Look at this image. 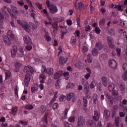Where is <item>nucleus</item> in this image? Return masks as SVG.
I'll return each mask as SVG.
<instances>
[{
	"instance_id": "nucleus-48",
	"label": "nucleus",
	"mask_w": 127,
	"mask_h": 127,
	"mask_svg": "<svg viewBox=\"0 0 127 127\" xmlns=\"http://www.w3.org/2000/svg\"><path fill=\"white\" fill-rule=\"evenodd\" d=\"M18 91H19L18 86L17 85L16 86L14 89L15 94L17 98H18Z\"/></svg>"
},
{
	"instance_id": "nucleus-50",
	"label": "nucleus",
	"mask_w": 127,
	"mask_h": 127,
	"mask_svg": "<svg viewBox=\"0 0 127 127\" xmlns=\"http://www.w3.org/2000/svg\"><path fill=\"white\" fill-rule=\"evenodd\" d=\"M66 100V96L63 95H62L60 97V101L64 102Z\"/></svg>"
},
{
	"instance_id": "nucleus-16",
	"label": "nucleus",
	"mask_w": 127,
	"mask_h": 127,
	"mask_svg": "<svg viewBox=\"0 0 127 127\" xmlns=\"http://www.w3.org/2000/svg\"><path fill=\"white\" fill-rule=\"evenodd\" d=\"M89 89L90 85H89V83H85L84 86V92L85 93V94H88L89 93V91H90Z\"/></svg>"
},
{
	"instance_id": "nucleus-58",
	"label": "nucleus",
	"mask_w": 127,
	"mask_h": 127,
	"mask_svg": "<svg viewBox=\"0 0 127 127\" xmlns=\"http://www.w3.org/2000/svg\"><path fill=\"white\" fill-rule=\"evenodd\" d=\"M35 4H36V5L38 7L39 9H42V3H40L39 2H36L35 3Z\"/></svg>"
},
{
	"instance_id": "nucleus-53",
	"label": "nucleus",
	"mask_w": 127,
	"mask_h": 127,
	"mask_svg": "<svg viewBox=\"0 0 127 127\" xmlns=\"http://www.w3.org/2000/svg\"><path fill=\"white\" fill-rule=\"evenodd\" d=\"M27 46L26 47V49L28 50V51H30L31 49H32V46H31V44H27Z\"/></svg>"
},
{
	"instance_id": "nucleus-39",
	"label": "nucleus",
	"mask_w": 127,
	"mask_h": 127,
	"mask_svg": "<svg viewBox=\"0 0 127 127\" xmlns=\"http://www.w3.org/2000/svg\"><path fill=\"white\" fill-rule=\"evenodd\" d=\"M18 108L17 107H15L12 108V114L13 116H15L17 114Z\"/></svg>"
},
{
	"instance_id": "nucleus-57",
	"label": "nucleus",
	"mask_w": 127,
	"mask_h": 127,
	"mask_svg": "<svg viewBox=\"0 0 127 127\" xmlns=\"http://www.w3.org/2000/svg\"><path fill=\"white\" fill-rule=\"evenodd\" d=\"M25 108L26 109V110H32V109H33V106L30 104H29L26 105Z\"/></svg>"
},
{
	"instance_id": "nucleus-49",
	"label": "nucleus",
	"mask_w": 127,
	"mask_h": 127,
	"mask_svg": "<svg viewBox=\"0 0 127 127\" xmlns=\"http://www.w3.org/2000/svg\"><path fill=\"white\" fill-rule=\"evenodd\" d=\"M63 74L64 77H65L64 79L65 80H68V79H69V72L65 71Z\"/></svg>"
},
{
	"instance_id": "nucleus-30",
	"label": "nucleus",
	"mask_w": 127,
	"mask_h": 127,
	"mask_svg": "<svg viewBox=\"0 0 127 127\" xmlns=\"http://www.w3.org/2000/svg\"><path fill=\"white\" fill-rule=\"evenodd\" d=\"M76 42H77V39H76V37H72L70 40L71 45L74 46V45H75Z\"/></svg>"
},
{
	"instance_id": "nucleus-56",
	"label": "nucleus",
	"mask_w": 127,
	"mask_h": 127,
	"mask_svg": "<svg viewBox=\"0 0 127 127\" xmlns=\"http://www.w3.org/2000/svg\"><path fill=\"white\" fill-rule=\"evenodd\" d=\"M90 87L91 89H94V88H95V87H96V82H95V81H93L90 83Z\"/></svg>"
},
{
	"instance_id": "nucleus-12",
	"label": "nucleus",
	"mask_w": 127,
	"mask_h": 127,
	"mask_svg": "<svg viewBox=\"0 0 127 127\" xmlns=\"http://www.w3.org/2000/svg\"><path fill=\"white\" fill-rule=\"evenodd\" d=\"M62 75H63V71L60 70L55 73L54 75V78L55 80H57V79H59V78H60V77H61Z\"/></svg>"
},
{
	"instance_id": "nucleus-31",
	"label": "nucleus",
	"mask_w": 127,
	"mask_h": 127,
	"mask_svg": "<svg viewBox=\"0 0 127 127\" xmlns=\"http://www.w3.org/2000/svg\"><path fill=\"white\" fill-rule=\"evenodd\" d=\"M5 80L6 79H9L10 78V76L11 75V72L8 70H5Z\"/></svg>"
},
{
	"instance_id": "nucleus-62",
	"label": "nucleus",
	"mask_w": 127,
	"mask_h": 127,
	"mask_svg": "<svg viewBox=\"0 0 127 127\" xmlns=\"http://www.w3.org/2000/svg\"><path fill=\"white\" fill-rule=\"evenodd\" d=\"M59 106L58 105V103H55L54 105H53V110H57L58 109V107Z\"/></svg>"
},
{
	"instance_id": "nucleus-61",
	"label": "nucleus",
	"mask_w": 127,
	"mask_h": 127,
	"mask_svg": "<svg viewBox=\"0 0 127 127\" xmlns=\"http://www.w3.org/2000/svg\"><path fill=\"white\" fill-rule=\"evenodd\" d=\"M10 7H11V10L14 12H17V11H16V7H15L14 5H10Z\"/></svg>"
},
{
	"instance_id": "nucleus-60",
	"label": "nucleus",
	"mask_w": 127,
	"mask_h": 127,
	"mask_svg": "<svg viewBox=\"0 0 127 127\" xmlns=\"http://www.w3.org/2000/svg\"><path fill=\"white\" fill-rule=\"evenodd\" d=\"M31 91L32 93H35V92H37V91H38V88L32 87H31Z\"/></svg>"
},
{
	"instance_id": "nucleus-42",
	"label": "nucleus",
	"mask_w": 127,
	"mask_h": 127,
	"mask_svg": "<svg viewBox=\"0 0 127 127\" xmlns=\"http://www.w3.org/2000/svg\"><path fill=\"white\" fill-rule=\"evenodd\" d=\"M122 79L124 81H127V71H125L122 76Z\"/></svg>"
},
{
	"instance_id": "nucleus-37",
	"label": "nucleus",
	"mask_w": 127,
	"mask_h": 127,
	"mask_svg": "<svg viewBox=\"0 0 127 127\" xmlns=\"http://www.w3.org/2000/svg\"><path fill=\"white\" fill-rule=\"evenodd\" d=\"M75 119L76 117H75L74 116H72L68 118V121L69 123H74Z\"/></svg>"
},
{
	"instance_id": "nucleus-52",
	"label": "nucleus",
	"mask_w": 127,
	"mask_h": 127,
	"mask_svg": "<svg viewBox=\"0 0 127 127\" xmlns=\"http://www.w3.org/2000/svg\"><path fill=\"white\" fill-rule=\"evenodd\" d=\"M104 95L105 96V97L108 99V100H110V99H111L112 98V96L111 95H110V94L109 93V92L105 91L104 92Z\"/></svg>"
},
{
	"instance_id": "nucleus-51",
	"label": "nucleus",
	"mask_w": 127,
	"mask_h": 127,
	"mask_svg": "<svg viewBox=\"0 0 127 127\" xmlns=\"http://www.w3.org/2000/svg\"><path fill=\"white\" fill-rule=\"evenodd\" d=\"M27 3H28V4L29 5V6H30L31 7H32V8H35L34 6H33V5H32V3L31 2V1H30V0H25Z\"/></svg>"
},
{
	"instance_id": "nucleus-59",
	"label": "nucleus",
	"mask_w": 127,
	"mask_h": 127,
	"mask_svg": "<svg viewBox=\"0 0 127 127\" xmlns=\"http://www.w3.org/2000/svg\"><path fill=\"white\" fill-rule=\"evenodd\" d=\"M82 52L83 53L88 52V48L86 46H83L82 48Z\"/></svg>"
},
{
	"instance_id": "nucleus-55",
	"label": "nucleus",
	"mask_w": 127,
	"mask_h": 127,
	"mask_svg": "<svg viewBox=\"0 0 127 127\" xmlns=\"http://www.w3.org/2000/svg\"><path fill=\"white\" fill-rule=\"evenodd\" d=\"M15 66L16 68H17V69H18V68H20V67L21 66V64H20V63H19V62H16L15 63Z\"/></svg>"
},
{
	"instance_id": "nucleus-26",
	"label": "nucleus",
	"mask_w": 127,
	"mask_h": 127,
	"mask_svg": "<svg viewBox=\"0 0 127 127\" xmlns=\"http://www.w3.org/2000/svg\"><path fill=\"white\" fill-rule=\"evenodd\" d=\"M74 94L72 93H69L66 95V100L67 101H71V99H74Z\"/></svg>"
},
{
	"instance_id": "nucleus-23",
	"label": "nucleus",
	"mask_w": 127,
	"mask_h": 127,
	"mask_svg": "<svg viewBox=\"0 0 127 127\" xmlns=\"http://www.w3.org/2000/svg\"><path fill=\"white\" fill-rule=\"evenodd\" d=\"M104 115L105 119H108L110 118L111 113L108 110H105L104 112Z\"/></svg>"
},
{
	"instance_id": "nucleus-38",
	"label": "nucleus",
	"mask_w": 127,
	"mask_h": 127,
	"mask_svg": "<svg viewBox=\"0 0 127 127\" xmlns=\"http://www.w3.org/2000/svg\"><path fill=\"white\" fill-rule=\"evenodd\" d=\"M119 109V107L117 105H115L113 106V110L112 111V114L114 116L117 112H118V110Z\"/></svg>"
},
{
	"instance_id": "nucleus-64",
	"label": "nucleus",
	"mask_w": 127,
	"mask_h": 127,
	"mask_svg": "<svg viewBox=\"0 0 127 127\" xmlns=\"http://www.w3.org/2000/svg\"><path fill=\"white\" fill-rule=\"evenodd\" d=\"M105 19H102L99 21V25H101V26H103V25L105 24Z\"/></svg>"
},
{
	"instance_id": "nucleus-36",
	"label": "nucleus",
	"mask_w": 127,
	"mask_h": 127,
	"mask_svg": "<svg viewBox=\"0 0 127 127\" xmlns=\"http://www.w3.org/2000/svg\"><path fill=\"white\" fill-rule=\"evenodd\" d=\"M68 111L69 110L67 108L65 109L64 117L62 118V120H65V119H67Z\"/></svg>"
},
{
	"instance_id": "nucleus-7",
	"label": "nucleus",
	"mask_w": 127,
	"mask_h": 127,
	"mask_svg": "<svg viewBox=\"0 0 127 127\" xmlns=\"http://www.w3.org/2000/svg\"><path fill=\"white\" fill-rule=\"evenodd\" d=\"M49 8L50 9V12L51 13H53V14L58 12V8H57V6L55 5H51V6Z\"/></svg>"
},
{
	"instance_id": "nucleus-3",
	"label": "nucleus",
	"mask_w": 127,
	"mask_h": 127,
	"mask_svg": "<svg viewBox=\"0 0 127 127\" xmlns=\"http://www.w3.org/2000/svg\"><path fill=\"white\" fill-rule=\"evenodd\" d=\"M107 43L110 48H115V45H114V39L112 37H108L107 38Z\"/></svg>"
},
{
	"instance_id": "nucleus-2",
	"label": "nucleus",
	"mask_w": 127,
	"mask_h": 127,
	"mask_svg": "<svg viewBox=\"0 0 127 127\" xmlns=\"http://www.w3.org/2000/svg\"><path fill=\"white\" fill-rule=\"evenodd\" d=\"M17 23L22 27L26 31L29 33L31 31V27L29 26V24L25 21H20V20H17Z\"/></svg>"
},
{
	"instance_id": "nucleus-47",
	"label": "nucleus",
	"mask_w": 127,
	"mask_h": 127,
	"mask_svg": "<svg viewBox=\"0 0 127 127\" xmlns=\"http://www.w3.org/2000/svg\"><path fill=\"white\" fill-rule=\"evenodd\" d=\"M47 117H48V114L47 113H45V114L44 115L42 121L44 123H46V124H48L47 122Z\"/></svg>"
},
{
	"instance_id": "nucleus-20",
	"label": "nucleus",
	"mask_w": 127,
	"mask_h": 127,
	"mask_svg": "<svg viewBox=\"0 0 127 127\" xmlns=\"http://www.w3.org/2000/svg\"><path fill=\"white\" fill-rule=\"evenodd\" d=\"M86 125L88 127H96V123L94 122V121L93 120H89L87 122Z\"/></svg>"
},
{
	"instance_id": "nucleus-21",
	"label": "nucleus",
	"mask_w": 127,
	"mask_h": 127,
	"mask_svg": "<svg viewBox=\"0 0 127 127\" xmlns=\"http://www.w3.org/2000/svg\"><path fill=\"white\" fill-rule=\"evenodd\" d=\"M93 99V103L94 105L99 104V100L98 99V95L96 94H94Z\"/></svg>"
},
{
	"instance_id": "nucleus-17",
	"label": "nucleus",
	"mask_w": 127,
	"mask_h": 127,
	"mask_svg": "<svg viewBox=\"0 0 127 127\" xmlns=\"http://www.w3.org/2000/svg\"><path fill=\"white\" fill-rule=\"evenodd\" d=\"M18 57H24V49L22 47L19 49Z\"/></svg>"
},
{
	"instance_id": "nucleus-32",
	"label": "nucleus",
	"mask_w": 127,
	"mask_h": 127,
	"mask_svg": "<svg viewBox=\"0 0 127 127\" xmlns=\"http://www.w3.org/2000/svg\"><path fill=\"white\" fill-rule=\"evenodd\" d=\"M54 20H57L58 22H62V21H64V17H55L53 18Z\"/></svg>"
},
{
	"instance_id": "nucleus-46",
	"label": "nucleus",
	"mask_w": 127,
	"mask_h": 127,
	"mask_svg": "<svg viewBox=\"0 0 127 127\" xmlns=\"http://www.w3.org/2000/svg\"><path fill=\"white\" fill-rule=\"evenodd\" d=\"M87 61H88V63H91L92 61H93V58L92 57V56L91 54H89L87 55Z\"/></svg>"
},
{
	"instance_id": "nucleus-24",
	"label": "nucleus",
	"mask_w": 127,
	"mask_h": 127,
	"mask_svg": "<svg viewBox=\"0 0 127 127\" xmlns=\"http://www.w3.org/2000/svg\"><path fill=\"white\" fill-rule=\"evenodd\" d=\"M54 72V70H53V68L51 67H49L46 69V74H48V75H52L53 73Z\"/></svg>"
},
{
	"instance_id": "nucleus-9",
	"label": "nucleus",
	"mask_w": 127,
	"mask_h": 127,
	"mask_svg": "<svg viewBox=\"0 0 127 127\" xmlns=\"http://www.w3.org/2000/svg\"><path fill=\"white\" fill-rule=\"evenodd\" d=\"M75 6L77 9H81L83 7V4L81 0H76Z\"/></svg>"
},
{
	"instance_id": "nucleus-18",
	"label": "nucleus",
	"mask_w": 127,
	"mask_h": 127,
	"mask_svg": "<svg viewBox=\"0 0 127 127\" xmlns=\"http://www.w3.org/2000/svg\"><path fill=\"white\" fill-rule=\"evenodd\" d=\"M67 59L66 58H64L63 57H61L60 58L59 62L61 65H63V64H65L66 63V61H67Z\"/></svg>"
},
{
	"instance_id": "nucleus-44",
	"label": "nucleus",
	"mask_w": 127,
	"mask_h": 127,
	"mask_svg": "<svg viewBox=\"0 0 127 127\" xmlns=\"http://www.w3.org/2000/svg\"><path fill=\"white\" fill-rule=\"evenodd\" d=\"M75 87V84L74 83H68L66 86V89H70L71 88H74Z\"/></svg>"
},
{
	"instance_id": "nucleus-33",
	"label": "nucleus",
	"mask_w": 127,
	"mask_h": 127,
	"mask_svg": "<svg viewBox=\"0 0 127 127\" xmlns=\"http://www.w3.org/2000/svg\"><path fill=\"white\" fill-rule=\"evenodd\" d=\"M53 26V28L55 30H58V22H54V23H52V25Z\"/></svg>"
},
{
	"instance_id": "nucleus-10",
	"label": "nucleus",
	"mask_w": 127,
	"mask_h": 127,
	"mask_svg": "<svg viewBox=\"0 0 127 127\" xmlns=\"http://www.w3.org/2000/svg\"><path fill=\"white\" fill-rule=\"evenodd\" d=\"M111 8H117V9L119 10V11H124V9L123 8V7L122 5H115L114 4H112L111 5Z\"/></svg>"
},
{
	"instance_id": "nucleus-5",
	"label": "nucleus",
	"mask_w": 127,
	"mask_h": 127,
	"mask_svg": "<svg viewBox=\"0 0 127 127\" xmlns=\"http://www.w3.org/2000/svg\"><path fill=\"white\" fill-rule=\"evenodd\" d=\"M109 64L112 69H115L118 67V63H117L115 60L109 61Z\"/></svg>"
},
{
	"instance_id": "nucleus-54",
	"label": "nucleus",
	"mask_w": 127,
	"mask_h": 127,
	"mask_svg": "<svg viewBox=\"0 0 127 127\" xmlns=\"http://www.w3.org/2000/svg\"><path fill=\"white\" fill-rule=\"evenodd\" d=\"M95 32L96 34H100V33H101V29H100V27H96L95 29Z\"/></svg>"
},
{
	"instance_id": "nucleus-6",
	"label": "nucleus",
	"mask_w": 127,
	"mask_h": 127,
	"mask_svg": "<svg viewBox=\"0 0 127 127\" xmlns=\"http://www.w3.org/2000/svg\"><path fill=\"white\" fill-rule=\"evenodd\" d=\"M24 72L25 73H33L34 69L30 65L25 66L23 69Z\"/></svg>"
},
{
	"instance_id": "nucleus-19",
	"label": "nucleus",
	"mask_w": 127,
	"mask_h": 127,
	"mask_svg": "<svg viewBox=\"0 0 127 127\" xmlns=\"http://www.w3.org/2000/svg\"><path fill=\"white\" fill-rule=\"evenodd\" d=\"M102 83L103 86L105 87H108V82L107 81V78L105 76H102L101 78Z\"/></svg>"
},
{
	"instance_id": "nucleus-29",
	"label": "nucleus",
	"mask_w": 127,
	"mask_h": 127,
	"mask_svg": "<svg viewBox=\"0 0 127 127\" xmlns=\"http://www.w3.org/2000/svg\"><path fill=\"white\" fill-rule=\"evenodd\" d=\"M45 39L48 42H50V41H51V38L50 37V36H49V34L47 32H46L45 34Z\"/></svg>"
},
{
	"instance_id": "nucleus-11",
	"label": "nucleus",
	"mask_w": 127,
	"mask_h": 127,
	"mask_svg": "<svg viewBox=\"0 0 127 127\" xmlns=\"http://www.w3.org/2000/svg\"><path fill=\"white\" fill-rule=\"evenodd\" d=\"M30 74H27L25 75V79H24V83H25V86L26 87H27L28 86V84H29V82H30Z\"/></svg>"
},
{
	"instance_id": "nucleus-8",
	"label": "nucleus",
	"mask_w": 127,
	"mask_h": 127,
	"mask_svg": "<svg viewBox=\"0 0 127 127\" xmlns=\"http://www.w3.org/2000/svg\"><path fill=\"white\" fill-rule=\"evenodd\" d=\"M17 51H18L17 47L16 46H13L11 50V56L12 57H15Z\"/></svg>"
},
{
	"instance_id": "nucleus-45",
	"label": "nucleus",
	"mask_w": 127,
	"mask_h": 127,
	"mask_svg": "<svg viewBox=\"0 0 127 127\" xmlns=\"http://www.w3.org/2000/svg\"><path fill=\"white\" fill-rule=\"evenodd\" d=\"M64 127H74L72 124H70L66 121L64 122Z\"/></svg>"
},
{
	"instance_id": "nucleus-28",
	"label": "nucleus",
	"mask_w": 127,
	"mask_h": 127,
	"mask_svg": "<svg viewBox=\"0 0 127 127\" xmlns=\"http://www.w3.org/2000/svg\"><path fill=\"white\" fill-rule=\"evenodd\" d=\"M45 111H46V106L42 105L40 108L39 113L42 115H43V113H45Z\"/></svg>"
},
{
	"instance_id": "nucleus-13",
	"label": "nucleus",
	"mask_w": 127,
	"mask_h": 127,
	"mask_svg": "<svg viewBox=\"0 0 127 127\" xmlns=\"http://www.w3.org/2000/svg\"><path fill=\"white\" fill-rule=\"evenodd\" d=\"M23 40L24 41V43H26V44H32L31 39H30L28 36H24Z\"/></svg>"
},
{
	"instance_id": "nucleus-15",
	"label": "nucleus",
	"mask_w": 127,
	"mask_h": 127,
	"mask_svg": "<svg viewBox=\"0 0 127 127\" xmlns=\"http://www.w3.org/2000/svg\"><path fill=\"white\" fill-rule=\"evenodd\" d=\"M115 88H116V85L114 83L112 82L109 83V86H108L109 91H110V92H113V91L115 90Z\"/></svg>"
},
{
	"instance_id": "nucleus-25",
	"label": "nucleus",
	"mask_w": 127,
	"mask_h": 127,
	"mask_svg": "<svg viewBox=\"0 0 127 127\" xmlns=\"http://www.w3.org/2000/svg\"><path fill=\"white\" fill-rule=\"evenodd\" d=\"M3 15L0 12V28H2V26H3Z\"/></svg>"
},
{
	"instance_id": "nucleus-40",
	"label": "nucleus",
	"mask_w": 127,
	"mask_h": 127,
	"mask_svg": "<svg viewBox=\"0 0 127 127\" xmlns=\"http://www.w3.org/2000/svg\"><path fill=\"white\" fill-rule=\"evenodd\" d=\"M99 54V51L95 48H94L92 51V55L93 56H97Z\"/></svg>"
},
{
	"instance_id": "nucleus-35",
	"label": "nucleus",
	"mask_w": 127,
	"mask_h": 127,
	"mask_svg": "<svg viewBox=\"0 0 127 127\" xmlns=\"http://www.w3.org/2000/svg\"><path fill=\"white\" fill-rule=\"evenodd\" d=\"M55 87L56 89H60V87H61V81L60 80H58L55 84Z\"/></svg>"
},
{
	"instance_id": "nucleus-63",
	"label": "nucleus",
	"mask_w": 127,
	"mask_h": 127,
	"mask_svg": "<svg viewBox=\"0 0 127 127\" xmlns=\"http://www.w3.org/2000/svg\"><path fill=\"white\" fill-rule=\"evenodd\" d=\"M123 70L125 71V72H127V64H124L123 65Z\"/></svg>"
},
{
	"instance_id": "nucleus-34",
	"label": "nucleus",
	"mask_w": 127,
	"mask_h": 127,
	"mask_svg": "<svg viewBox=\"0 0 127 127\" xmlns=\"http://www.w3.org/2000/svg\"><path fill=\"white\" fill-rule=\"evenodd\" d=\"M115 125L116 127H120V117L117 116L115 118Z\"/></svg>"
},
{
	"instance_id": "nucleus-4",
	"label": "nucleus",
	"mask_w": 127,
	"mask_h": 127,
	"mask_svg": "<svg viewBox=\"0 0 127 127\" xmlns=\"http://www.w3.org/2000/svg\"><path fill=\"white\" fill-rule=\"evenodd\" d=\"M85 119L82 116H80L78 117V121H77V126L78 127H83L84 125H85Z\"/></svg>"
},
{
	"instance_id": "nucleus-22",
	"label": "nucleus",
	"mask_w": 127,
	"mask_h": 127,
	"mask_svg": "<svg viewBox=\"0 0 127 127\" xmlns=\"http://www.w3.org/2000/svg\"><path fill=\"white\" fill-rule=\"evenodd\" d=\"M95 47L98 49V50H101L103 49V44H102L101 41H98V42L96 44Z\"/></svg>"
},
{
	"instance_id": "nucleus-41",
	"label": "nucleus",
	"mask_w": 127,
	"mask_h": 127,
	"mask_svg": "<svg viewBox=\"0 0 127 127\" xmlns=\"http://www.w3.org/2000/svg\"><path fill=\"white\" fill-rule=\"evenodd\" d=\"M83 105L84 107H88V100H87V97H83Z\"/></svg>"
},
{
	"instance_id": "nucleus-43",
	"label": "nucleus",
	"mask_w": 127,
	"mask_h": 127,
	"mask_svg": "<svg viewBox=\"0 0 127 127\" xmlns=\"http://www.w3.org/2000/svg\"><path fill=\"white\" fill-rule=\"evenodd\" d=\"M7 10L9 13L10 15L11 16V17H12L13 18H16V16L14 15V14L11 13V11H10V8L9 7H7Z\"/></svg>"
},
{
	"instance_id": "nucleus-1",
	"label": "nucleus",
	"mask_w": 127,
	"mask_h": 127,
	"mask_svg": "<svg viewBox=\"0 0 127 127\" xmlns=\"http://www.w3.org/2000/svg\"><path fill=\"white\" fill-rule=\"evenodd\" d=\"M7 35H3L2 37L3 42L6 46H10L11 45V42L10 40L13 39V34H12V31L8 30L7 33Z\"/></svg>"
},
{
	"instance_id": "nucleus-14",
	"label": "nucleus",
	"mask_w": 127,
	"mask_h": 127,
	"mask_svg": "<svg viewBox=\"0 0 127 127\" xmlns=\"http://www.w3.org/2000/svg\"><path fill=\"white\" fill-rule=\"evenodd\" d=\"M93 119L95 122L99 121V119H100V113L98 111H94V115L93 117Z\"/></svg>"
},
{
	"instance_id": "nucleus-27",
	"label": "nucleus",
	"mask_w": 127,
	"mask_h": 127,
	"mask_svg": "<svg viewBox=\"0 0 127 127\" xmlns=\"http://www.w3.org/2000/svg\"><path fill=\"white\" fill-rule=\"evenodd\" d=\"M119 89H120V91H121L122 94H124V93H125V91H126V87L125 86V84H120Z\"/></svg>"
}]
</instances>
